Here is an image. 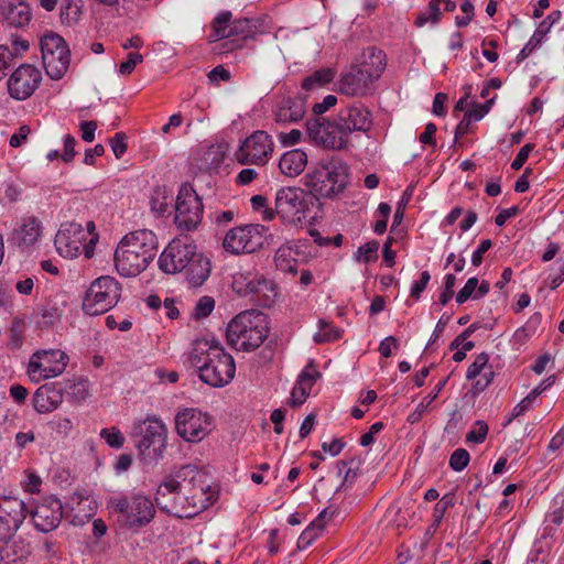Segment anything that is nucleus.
Wrapping results in <instances>:
<instances>
[{"label": "nucleus", "mask_w": 564, "mask_h": 564, "mask_svg": "<svg viewBox=\"0 0 564 564\" xmlns=\"http://www.w3.org/2000/svg\"><path fill=\"white\" fill-rule=\"evenodd\" d=\"M160 269L167 274L184 272L192 286H200L210 274V261L197 246L185 238L173 239L159 258Z\"/></svg>", "instance_id": "nucleus-1"}, {"label": "nucleus", "mask_w": 564, "mask_h": 564, "mask_svg": "<svg viewBox=\"0 0 564 564\" xmlns=\"http://www.w3.org/2000/svg\"><path fill=\"white\" fill-rule=\"evenodd\" d=\"M158 238L148 229L126 235L115 251V267L122 276H135L147 269L158 252Z\"/></svg>", "instance_id": "nucleus-2"}, {"label": "nucleus", "mask_w": 564, "mask_h": 564, "mask_svg": "<svg viewBox=\"0 0 564 564\" xmlns=\"http://www.w3.org/2000/svg\"><path fill=\"white\" fill-rule=\"evenodd\" d=\"M349 166L339 156L322 158L304 175V185L315 198H334L343 193L348 184Z\"/></svg>", "instance_id": "nucleus-3"}, {"label": "nucleus", "mask_w": 564, "mask_h": 564, "mask_svg": "<svg viewBox=\"0 0 564 564\" xmlns=\"http://www.w3.org/2000/svg\"><path fill=\"white\" fill-rule=\"evenodd\" d=\"M267 316L257 310H247L236 315L227 326L228 344L237 350L252 351L268 337Z\"/></svg>", "instance_id": "nucleus-4"}, {"label": "nucleus", "mask_w": 564, "mask_h": 564, "mask_svg": "<svg viewBox=\"0 0 564 564\" xmlns=\"http://www.w3.org/2000/svg\"><path fill=\"white\" fill-rule=\"evenodd\" d=\"M386 54L381 50L369 47L362 53L359 64H352L343 74L339 91L346 96H364L369 85L378 79L386 68Z\"/></svg>", "instance_id": "nucleus-5"}, {"label": "nucleus", "mask_w": 564, "mask_h": 564, "mask_svg": "<svg viewBox=\"0 0 564 564\" xmlns=\"http://www.w3.org/2000/svg\"><path fill=\"white\" fill-rule=\"evenodd\" d=\"M191 361L197 368L200 380L210 387L220 388L228 384L236 373L232 356L216 341H213L205 352H193Z\"/></svg>", "instance_id": "nucleus-6"}, {"label": "nucleus", "mask_w": 564, "mask_h": 564, "mask_svg": "<svg viewBox=\"0 0 564 564\" xmlns=\"http://www.w3.org/2000/svg\"><path fill=\"white\" fill-rule=\"evenodd\" d=\"M176 476L181 500L192 519L213 503L214 491L210 490L208 476L194 465L182 466Z\"/></svg>", "instance_id": "nucleus-7"}, {"label": "nucleus", "mask_w": 564, "mask_h": 564, "mask_svg": "<svg viewBox=\"0 0 564 564\" xmlns=\"http://www.w3.org/2000/svg\"><path fill=\"white\" fill-rule=\"evenodd\" d=\"M108 508L118 516V522L128 529H141L155 516L152 500L144 495L113 496L108 500Z\"/></svg>", "instance_id": "nucleus-8"}, {"label": "nucleus", "mask_w": 564, "mask_h": 564, "mask_svg": "<svg viewBox=\"0 0 564 564\" xmlns=\"http://www.w3.org/2000/svg\"><path fill=\"white\" fill-rule=\"evenodd\" d=\"M231 288L239 296H250L251 301L261 307H271L278 296L276 284L252 271L235 273Z\"/></svg>", "instance_id": "nucleus-9"}, {"label": "nucleus", "mask_w": 564, "mask_h": 564, "mask_svg": "<svg viewBox=\"0 0 564 564\" xmlns=\"http://www.w3.org/2000/svg\"><path fill=\"white\" fill-rule=\"evenodd\" d=\"M87 238L88 232L80 224L68 221L61 225L55 235L54 245L63 258L74 259L84 253L85 258L90 259L94 256L98 237L91 236L88 241Z\"/></svg>", "instance_id": "nucleus-10"}, {"label": "nucleus", "mask_w": 564, "mask_h": 564, "mask_svg": "<svg viewBox=\"0 0 564 564\" xmlns=\"http://www.w3.org/2000/svg\"><path fill=\"white\" fill-rule=\"evenodd\" d=\"M120 296V283L112 276H100L86 291L83 310L91 316L104 314L118 303Z\"/></svg>", "instance_id": "nucleus-11"}, {"label": "nucleus", "mask_w": 564, "mask_h": 564, "mask_svg": "<svg viewBox=\"0 0 564 564\" xmlns=\"http://www.w3.org/2000/svg\"><path fill=\"white\" fill-rule=\"evenodd\" d=\"M135 447L139 454L151 459H159L166 449L167 427L158 417H148L133 430Z\"/></svg>", "instance_id": "nucleus-12"}, {"label": "nucleus", "mask_w": 564, "mask_h": 564, "mask_svg": "<svg viewBox=\"0 0 564 564\" xmlns=\"http://www.w3.org/2000/svg\"><path fill=\"white\" fill-rule=\"evenodd\" d=\"M313 196L299 187H283L275 195V213L284 224L299 225L306 218Z\"/></svg>", "instance_id": "nucleus-13"}, {"label": "nucleus", "mask_w": 564, "mask_h": 564, "mask_svg": "<svg viewBox=\"0 0 564 564\" xmlns=\"http://www.w3.org/2000/svg\"><path fill=\"white\" fill-rule=\"evenodd\" d=\"M43 66L50 78L58 80L68 69L70 52L64 39L56 33H47L41 39Z\"/></svg>", "instance_id": "nucleus-14"}, {"label": "nucleus", "mask_w": 564, "mask_h": 564, "mask_svg": "<svg viewBox=\"0 0 564 564\" xmlns=\"http://www.w3.org/2000/svg\"><path fill=\"white\" fill-rule=\"evenodd\" d=\"M265 230L267 228L259 224L231 228L223 240V247L232 254L256 252L263 246Z\"/></svg>", "instance_id": "nucleus-15"}, {"label": "nucleus", "mask_w": 564, "mask_h": 564, "mask_svg": "<svg viewBox=\"0 0 564 564\" xmlns=\"http://www.w3.org/2000/svg\"><path fill=\"white\" fill-rule=\"evenodd\" d=\"M204 206L192 186L183 185L175 204V225L182 231L195 230L202 221Z\"/></svg>", "instance_id": "nucleus-16"}, {"label": "nucleus", "mask_w": 564, "mask_h": 564, "mask_svg": "<svg viewBox=\"0 0 564 564\" xmlns=\"http://www.w3.org/2000/svg\"><path fill=\"white\" fill-rule=\"evenodd\" d=\"M306 128L311 140L324 149L339 151L348 147V135L341 133L338 119L312 118Z\"/></svg>", "instance_id": "nucleus-17"}, {"label": "nucleus", "mask_w": 564, "mask_h": 564, "mask_svg": "<svg viewBox=\"0 0 564 564\" xmlns=\"http://www.w3.org/2000/svg\"><path fill=\"white\" fill-rule=\"evenodd\" d=\"M68 356L61 349L35 351L28 365V375L34 382L62 375L67 366Z\"/></svg>", "instance_id": "nucleus-18"}, {"label": "nucleus", "mask_w": 564, "mask_h": 564, "mask_svg": "<svg viewBox=\"0 0 564 564\" xmlns=\"http://www.w3.org/2000/svg\"><path fill=\"white\" fill-rule=\"evenodd\" d=\"M213 419L209 414L193 408L180 410L175 416V429L186 442L197 443L212 431Z\"/></svg>", "instance_id": "nucleus-19"}, {"label": "nucleus", "mask_w": 564, "mask_h": 564, "mask_svg": "<svg viewBox=\"0 0 564 564\" xmlns=\"http://www.w3.org/2000/svg\"><path fill=\"white\" fill-rule=\"evenodd\" d=\"M42 73L40 68L31 64H22L10 75L7 87L11 98L25 100L40 87Z\"/></svg>", "instance_id": "nucleus-20"}, {"label": "nucleus", "mask_w": 564, "mask_h": 564, "mask_svg": "<svg viewBox=\"0 0 564 564\" xmlns=\"http://www.w3.org/2000/svg\"><path fill=\"white\" fill-rule=\"evenodd\" d=\"M176 473L166 475L158 486L154 501L162 512L180 519H189L178 490Z\"/></svg>", "instance_id": "nucleus-21"}, {"label": "nucleus", "mask_w": 564, "mask_h": 564, "mask_svg": "<svg viewBox=\"0 0 564 564\" xmlns=\"http://www.w3.org/2000/svg\"><path fill=\"white\" fill-rule=\"evenodd\" d=\"M273 152V141L265 131H254L247 138L236 153L241 164L263 165Z\"/></svg>", "instance_id": "nucleus-22"}, {"label": "nucleus", "mask_w": 564, "mask_h": 564, "mask_svg": "<svg viewBox=\"0 0 564 564\" xmlns=\"http://www.w3.org/2000/svg\"><path fill=\"white\" fill-rule=\"evenodd\" d=\"M28 514L23 500L15 497L0 498V541L11 539Z\"/></svg>", "instance_id": "nucleus-23"}, {"label": "nucleus", "mask_w": 564, "mask_h": 564, "mask_svg": "<svg viewBox=\"0 0 564 564\" xmlns=\"http://www.w3.org/2000/svg\"><path fill=\"white\" fill-rule=\"evenodd\" d=\"M335 117L340 123L341 133L348 137L354 132L367 133L372 127V115L361 102L341 108Z\"/></svg>", "instance_id": "nucleus-24"}, {"label": "nucleus", "mask_w": 564, "mask_h": 564, "mask_svg": "<svg viewBox=\"0 0 564 564\" xmlns=\"http://www.w3.org/2000/svg\"><path fill=\"white\" fill-rule=\"evenodd\" d=\"M63 519L62 503L56 498H47L31 512L34 528L43 533L54 531Z\"/></svg>", "instance_id": "nucleus-25"}, {"label": "nucleus", "mask_w": 564, "mask_h": 564, "mask_svg": "<svg viewBox=\"0 0 564 564\" xmlns=\"http://www.w3.org/2000/svg\"><path fill=\"white\" fill-rule=\"evenodd\" d=\"M42 234V224L34 215H26L21 218L20 224L12 232V241L21 248L33 246Z\"/></svg>", "instance_id": "nucleus-26"}, {"label": "nucleus", "mask_w": 564, "mask_h": 564, "mask_svg": "<svg viewBox=\"0 0 564 564\" xmlns=\"http://www.w3.org/2000/svg\"><path fill=\"white\" fill-rule=\"evenodd\" d=\"M31 554V543L25 539L20 536L13 541L6 540L0 547V564H25Z\"/></svg>", "instance_id": "nucleus-27"}, {"label": "nucleus", "mask_w": 564, "mask_h": 564, "mask_svg": "<svg viewBox=\"0 0 564 564\" xmlns=\"http://www.w3.org/2000/svg\"><path fill=\"white\" fill-rule=\"evenodd\" d=\"M63 402V392L55 386L44 384L36 389L32 404L37 413H50Z\"/></svg>", "instance_id": "nucleus-28"}, {"label": "nucleus", "mask_w": 564, "mask_h": 564, "mask_svg": "<svg viewBox=\"0 0 564 564\" xmlns=\"http://www.w3.org/2000/svg\"><path fill=\"white\" fill-rule=\"evenodd\" d=\"M305 111L306 106L303 97H288L278 105L275 118L278 122H296L304 117Z\"/></svg>", "instance_id": "nucleus-29"}, {"label": "nucleus", "mask_w": 564, "mask_h": 564, "mask_svg": "<svg viewBox=\"0 0 564 564\" xmlns=\"http://www.w3.org/2000/svg\"><path fill=\"white\" fill-rule=\"evenodd\" d=\"M230 32V39L248 40L265 33V23L263 19L241 18L232 21Z\"/></svg>", "instance_id": "nucleus-30"}, {"label": "nucleus", "mask_w": 564, "mask_h": 564, "mask_svg": "<svg viewBox=\"0 0 564 564\" xmlns=\"http://www.w3.org/2000/svg\"><path fill=\"white\" fill-rule=\"evenodd\" d=\"M307 165V154L301 149H294L285 152L280 161V171L290 177L300 175Z\"/></svg>", "instance_id": "nucleus-31"}, {"label": "nucleus", "mask_w": 564, "mask_h": 564, "mask_svg": "<svg viewBox=\"0 0 564 564\" xmlns=\"http://www.w3.org/2000/svg\"><path fill=\"white\" fill-rule=\"evenodd\" d=\"M17 3H7L2 6L1 13L9 25L22 28L29 24L31 20V10L28 3L17 0Z\"/></svg>", "instance_id": "nucleus-32"}, {"label": "nucleus", "mask_w": 564, "mask_h": 564, "mask_svg": "<svg viewBox=\"0 0 564 564\" xmlns=\"http://www.w3.org/2000/svg\"><path fill=\"white\" fill-rule=\"evenodd\" d=\"M297 250L291 242H286L279 247L274 256L275 267L283 272L295 275L297 273V260L294 256H297Z\"/></svg>", "instance_id": "nucleus-33"}, {"label": "nucleus", "mask_w": 564, "mask_h": 564, "mask_svg": "<svg viewBox=\"0 0 564 564\" xmlns=\"http://www.w3.org/2000/svg\"><path fill=\"white\" fill-rule=\"evenodd\" d=\"M334 512H329L328 509H324L318 517L301 533L297 539V547L306 549L323 531L326 519L332 518Z\"/></svg>", "instance_id": "nucleus-34"}, {"label": "nucleus", "mask_w": 564, "mask_h": 564, "mask_svg": "<svg viewBox=\"0 0 564 564\" xmlns=\"http://www.w3.org/2000/svg\"><path fill=\"white\" fill-rule=\"evenodd\" d=\"M232 14L230 11H221L212 21V32L209 33V42H217L223 39H230Z\"/></svg>", "instance_id": "nucleus-35"}, {"label": "nucleus", "mask_w": 564, "mask_h": 564, "mask_svg": "<svg viewBox=\"0 0 564 564\" xmlns=\"http://www.w3.org/2000/svg\"><path fill=\"white\" fill-rule=\"evenodd\" d=\"M335 74V70L330 67L317 69L312 75L303 79L301 87L305 91L324 87L334 79Z\"/></svg>", "instance_id": "nucleus-36"}, {"label": "nucleus", "mask_w": 564, "mask_h": 564, "mask_svg": "<svg viewBox=\"0 0 564 564\" xmlns=\"http://www.w3.org/2000/svg\"><path fill=\"white\" fill-rule=\"evenodd\" d=\"M447 382V379L441 380L433 390L419 403L416 409L409 414L406 421L410 424L417 423L423 414L426 412L430 404L438 397L440 392L444 389L445 384Z\"/></svg>", "instance_id": "nucleus-37"}, {"label": "nucleus", "mask_w": 564, "mask_h": 564, "mask_svg": "<svg viewBox=\"0 0 564 564\" xmlns=\"http://www.w3.org/2000/svg\"><path fill=\"white\" fill-rule=\"evenodd\" d=\"M82 13V0H62L59 17L63 24L72 25L79 20Z\"/></svg>", "instance_id": "nucleus-38"}, {"label": "nucleus", "mask_w": 564, "mask_h": 564, "mask_svg": "<svg viewBox=\"0 0 564 564\" xmlns=\"http://www.w3.org/2000/svg\"><path fill=\"white\" fill-rule=\"evenodd\" d=\"M224 161V153L218 148L210 147L203 152L198 167L205 172H216Z\"/></svg>", "instance_id": "nucleus-39"}, {"label": "nucleus", "mask_w": 564, "mask_h": 564, "mask_svg": "<svg viewBox=\"0 0 564 564\" xmlns=\"http://www.w3.org/2000/svg\"><path fill=\"white\" fill-rule=\"evenodd\" d=\"M441 0H430L427 7L416 14L414 24L417 28L424 26L426 23L437 24L441 19Z\"/></svg>", "instance_id": "nucleus-40"}, {"label": "nucleus", "mask_w": 564, "mask_h": 564, "mask_svg": "<svg viewBox=\"0 0 564 564\" xmlns=\"http://www.w3.org/2000/svg\"><path fill=\"white\" fill-rule=\"evenodd\" d=\"M318 333L314 335V341L317 344L334 341L341 336V330L325 319L318 321Z\"/></svg>", "instance_id": "nucleus-41"}, {"label": "nucleus", "mask_w": 564, "mask_h": 564, "mask_svg": "<svg viewBox=\"0 0 564 564\" xmlns=\"http://www.w3.org/2000/svg\"><path fill=\"white\" fill-rule=\"evenodd\" d=\"M456 503V496L454 492L445 494L434 507L433 511V525L438 527L447 509L454 507Z\"/></svg>", "instance_id": "nucleus-42"}, {"label": "nucleus", "mask_w": 564, "mask_h": 564, "mask_svg": "<svg viewBox=\"0 0 564 564\" xmlns=\"http://www.w3.org/2000/svg\"><path fill=\"white\" fill-rule=\"evenodd\" d=\"M378 250L379 242L377 240H371L358 248L355 258L358 262H375L378 259Z\"/></svg>", "instance_id": "nucleus-43"}, {"label": "nucleus", "mask_w": 564, "mask_h": 564, "mask_svg": "<svg viewBox=\"0 0 564 564\" xmlns=\"http://www.w3.org/2000/svg\"><path fill=\"white\" fill-rule=\"evenodd\" d=\"M171 204V199L165 195L162 189H155L150 198L151 212L156 216H163Z\"/></svg>", "instance_id": "nucleus-44"}, {"label": "nucleus", "mask_w": 564, "mask_h": 564, "mask_svg": "<svg viewBox=\"0 0 564 564\" xmlns=\"http://www.w3.org/2000/svg\"><path fill=\"white\" fill-rule=\"evenodd\" d=\"M349 464L352 465L354 460H338L336 464V467L338 469V476H343L341 486H351L358 476L359 468L348 466Z\"/></svg>", "instance_id": "nucleus-45"}, {"label": "nucleus", "mask_w": 564, "mask_h": 564, "mask_svg": "<svg viewBox=\"0 0 564 564\" xmlns=\"http://www.w3.org/2000/svg\"><path fill=\"white\" fill-rule=\"evenodd\" d=\"M25 329L24 319L21 317H14L10 326V345L13 348H20L23 343V334Z\"/></svg>", "instance_id": "nucleus-46"}, {"label": "nucleus", "mask_w": 564, "mask_h": 564, "mask_svg": "<svg viewBox=\"0 0 564 564\" xmlns=\"http://www.w3.org/2000/svg\"><path fill=\"white\" fill-rule=\"evenodd\" d=\"M100 437L112 448H121L124 444V436L116 426L110 429H102Z\"/></svg>", "instance_id": "nucleus-47"}, {"label": "nucleus", "mask_w": 564, "mask_h": 564, "mask_svg": "<svg viewBox=\"0 0 564 564\" xmlns=\"http://www.w3.org/2000/svg\"><path fill=\"white\" fill-rule=\"evenodd\" d=\"M488 361L489 355L487 352H480L477 355L474 362L467 369L466 378L471 380L478 377L484 370L487 369Z\"/></svg>", "instance_id": "nucleus-48"}, {"label": "nucleus", "mask_w": 564, "mask_h": 564, "mask_svg": "<svg viewBox=\"0 0 564 564\" xmlns=\"http://www.w3.org/2000/svg\"><path fill=\"white\" fill-rule=\"evenodd\" d=\"M470 460L469 453L465 448H457L449 457V466L455 471H462Z\"/></svg>", "instance_id": "nucleus-49"}, {"label": "nucleus", "mask_w": 564, "mask_h": 564, "mask_svg": "<svg viewBox=\"0 0 564 564\" xmlns=\"http://www.w3.org/2000/svg\"><path fill=\"white\" fill-rule=\"evenodd\" d=\"M488 434V425L484 421H477L474 427L466 434V441L475 444L482 443Z\"/></svg>", "instance_id": "nucleus-50"}, {"label": "nucleus", "mask_w": 564, "mask_h": 564, "mask_svg": "<svg viewBox=\"0 0 564 564\" xmlns=\"http://www.w3.org/2000/svg\"><path fill=\"white\" fill-rule=\"evenodd\" d=\"M312 390V387L306 386L304 383H300L296 381L295 386L293 387L291 391V405L292 406H300L302 405L307 397L310 395V392Z\"/></svg>", "instance_id": "nucleus-51"}, {"label": "nucleus", "mask_w": 564, "mask_h": 564, "mask_svg": "<svg viewBox=\"0 0 564 564\" xmlns=\"http://www.w3.org/2000/svg\"><path fill=\"white\" fill-rule=\"evenodd\" d=\"M478 286V279L476 276L469 278L463 289L456 294V302L458 304L465 303L468 299L473 297Z\"/></svg>", "instance_id": "nucleus-52"}, {"label": "nucleus", "mask_w": 564, "mask_h": 564, "mask_svg": "<svg viewBox=\"0 0 564 564\" xmlns=\"http://www.w3.org/2000/svg\"><path fill=\"white\" fill-rule=\"evenodd\" d=\"M111 150L117 159H121L127 151V135L123 132L116 133L109 140Z\"/></svg>", "instance_id": "nucleus-53"}, {"label": "nucleus", "mask_w": 564, "mask_h": 564, "mask_svg": "<svg viewBox=\"0 0 564 564\" xmlns=\"http://www.w3.org/2000/svg\"><path fill=\"white\" fill-rule=\"evenodd\" d=\"M321 377V372L315 369L313 361L305 366V368L300 373L297 381L302 384H306L313 388L314 383Z\"/></svg>", "instance_id": "nucleus-54"}, {"label": "nucleus", "mask_w": 564, "mask_h": 564, "mask_svg": "<svg viewBox=\"0 0 564 564\" xmlns=\"http://www.w3.org/2000/svg\"><path fill=\"white\" fill-rule=\"evenodd\" d=\"M412 194H413V187L408 186L406 189L403 192V195H402L400 202L398 203V207H397V210L393 216L392 227L399 225L402 221V219L404 217V208H405L406 204L410 202Z\"/></svg>", "instance_id": "nucleus-55"}, {"label": "nucleus", "mask_w": 564, "mask_h": 564, "mask_svg": "<svg viewBox=\"0 0 564 564\" xmlns=\"http://www.w3.org/2000/svg\"><path fill=\"white\" fill-rule=\"evenodd\" d=\"M215 307V301L210 296H203L195 306V316L197 318L207 317Z\"/></svg>", "instance_id": "nucleus-56"}, {"label": "nucleus", "mask_w": 564, "mask_h": 564, "mask_svg": "<svg viewBox=\"0 0 564 564\" xmlns=\"http://www.w3.org/2000/svg\"><path fill=\"white\" fill-rule=\"evenodd\" d=\"M430 280H431V274L429 271L421 272L420 280L414 281L411 286V291H410L411 297H413L414 300H419L422 292L425 290L426 285L429 284Z\"/></svg>", "instance_id": "nucleus-57"}, {"label": "nucleus", "mask_w": 564, "mask_h": 564, "mask_svg": "<svg viewBox=\"0 0 564 564\" xmlns=\"http://www.w3.org/2000/svg\"><path fill=\"white\" fill-rule=\"evenodd\" d=\"M563 520H564V509L563 508H556L555 510L550 512L545 518V522L547 523V525L544 529L545 534H547V535L552 534L554 529L551 527V524L558 527L563 523Z\"/></svg>", "instance_id": "nucleus-58"}, {"label": "nucleus", "mask_w": 564, "mask_h": 564, "mask_svg": "<svg viewBox=\"0 0 564 564\" xmlns=\"http://www.w3.org/2000/svg\"><path fill=\"white\" fill-rule=\"evenodd\" d=\"M14 61V54L9 46L0 45V80L6 75L7 69Z\"/></svg>", "instance_id": "nucleus-59"}, {"label": "nucleus", "mask_w": 564, "mask_h": 564, "mask_svg": "<svg viewBox=\"0 0 564 564\" xmlns=\"http://www.w3.org/2000/svg\"><path fill=\"white\" fill-rule=\"evenodd\" d=\"M143 61V56L139 53H129L128 59L120 64L119 73L121 75H130L135 66Z\"/></svg>", "instance_id": "nucleus-60"}, {"label": "nucleus", "mask_w": 564, "mask_h": 564, "mask_svg": "<svg viewBox=\"0 0 564 564\" xmlns=\"http://www.w3.org/2000/svg\"><path fill=\"white\" fill-rule=\"evenodd\" d=\"M534 399L528 394L525 398H523L512 410L511 416L507 420L505 425L510 424L514 419L518 416L524 414L533 403Z\"/></svg>", "instance_id": "nucleus-61"}, {"label": "nucleus", "mask_w": 564, "mask_h": 564, "mask_svg": "<svg viewBox=\"0 0 564 564\" xmlns=\"http://www.w3.org/2000/svg\"><path fill=\"white\" fill-rule=\"evenodd\" d=\"M533 148H534L533 143L524 144L518 152L516 159L512 161L511 169L516 170V171L520 170L527 162L529 154L531 153Z\"/></svg>", "instance_id": "nucleus-62"}, {"label": "nucleus", "mask_w": 564, "mask_h": 564, "mask_svg": "<svg viewBox=\"0 0 564 564\" xmlns=\"http://www.w3.org/2000/svg\"><path fill=\"white\" fill-rule=\"evenodd\" d=\"M495 99L496 97L487 100L485 104H473L471 108L468 110L469 115L474 117V120L482 119L490 110Z\"/></svg>", "instance_id": "nucleus-63"}, {"label": "nucleus", "mask_w": 564, "mask_h": 564, "mask_svg": "<svg viewBox=\"0 0 564 564\" xmlns=\"http://www.w3.org/2000/svg\"><path fill=\"white\" fill-rule=\"evenodd\" d=\"M337 104V97L334 95H327L322 102H316L313 106V113L316 116L315 118H321L319 116L325 113L328 109L334 107Z\"/></svg>", "instance_id": "nucleus-64"}]
</instances>
